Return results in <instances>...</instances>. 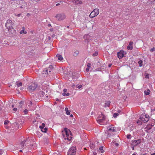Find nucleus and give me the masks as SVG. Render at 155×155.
Masks as SVG:
<instances>
[{
    "label": "nucleus",
    "mask_w": 155,
    "mask_h": 155,
    "mask_svg": "<svg viewBox=\"0 0 155 155\" xmlns=\"http://www.w3.org/2000/svg\"><path fill=\"white\" fill-rule=\"evenodd\" d=\"M73 115L72 114H71L70 115V117H73Z\"/></svg>",
    "instance_id": "58"
},
{
    "label": "nucleus",
    "mask_w": 155,
    "mask_h": 155,
    "mask_svg": "<svg viewBox=\"0 0 155 155\" xmlns=\"http://www.w3.org/2000/svg\"><path fill=\"white\" fill-rule=\"evenodd\" d=\"M20 151L21 152L22 151V150H20Z\"/></svg>",
    "instance_id": "63"
},
{
    "label": "nucleus",
    "mask_w": 155,
    "mask_h": 155,
    "mask_svg": "<svg viewBox=\"0 0 155 155\" xmlns=\"http://www.w3.org/2000/svg\"><path fill=\"white\" fill-rule=\"evenodd\" d=\"M20 8H23V9H24L25 7L24 6H21L20 7Z\"/></svg>",
    "instance_id": "52"
},
{
    "label": "nucleus",
    "mask_w": 155,
    "mask_h": 155,
    "mask_svg": "<svg viewBox=\"0 0 155 155\" xmlns=\"http://www.w3.org/2000/svg\"><path fill=\"white\" fill-rule=\"evenodd\" d=\"M148 0V2L150 4H152L155 1V0Z\"/></svg>",
    "instance_id": "28"
},
{
    "label": "nucleus",
    "mask_w": 155,
    "mask_h": 155,
    "mask_svg": "<svg viewBox=\"0 0 155 155\" xmlns=\"http://www.w3.org/2000/svg\"><path fill=\"white\" fill-rule=\"evenodd\" d=\"M111 64H109V67H111Z\"/></svg>",
    "instance_id": "57"
},
{
    "label": "nucleus",
    "mask_w": 155,
    "mask_h": 155,
    "mask_svg": "<svg viewBox=\"0 0 155 155\" xmlns=\"http://www.w3.org/2000/svg\"><path fill=\"white\" fill-rule=\"evenodd\" d=\"M4 125H7L8 126H10L11 123L8 120H6L5 121L4 123Z\"/></svg>",
    "instance_id": "16"
},
{
    "label": "nucleus",
    "mask_w": 155,
    "mask_h": 155,
    "mask_svg": "<svg viewBox=\"0 0 155 155\" xmlns=\"http://www.w3.org/2000/svg\"><path fill=\"white\" fill-rule=\"evenodd\" d=\"M133 43L132 41H130L129 43V45L130 46H132Z\"/></svg>",
    "instance_id": "36"
},
{
    "label": "nucleus",
    "mask_w": 155,
    "mask_h": 155,
    "mask_svg": "<svg viewBox=\"0 0 155 155\" xmlns=\"http://www.w3.org/2000/svg\"><path fill=\"white\" fill-rule=\"evenodd\" d=\"M73 2L75 4H77V0H73Z\"/></svg>",
    "instance_id": "43"
},
{
    "label": "nucleus",
    "mask_w": 155,
    "mask_h": 155,
    "mask_svg": "<svg viewBox=\"0 0 155 155\" xmlns=\"http://www.w3.org/2000/svg\"><path fill=\"white\" fill-rule=\"evenodd\" d=\"M132 155H136V154L134 153Z\"/></svg>",
    "instance_id": "64"
},
{
    "label": "nucleus",
    "mask_w": 155,
    "mask_h": 155,
    "mask_svg": "<svg viewBox=\"0 0 155 155\" xmlns=\"http://www.w3.org/2000/svg\"><path fill=\"white\" fill-rule=\"evenodd\" d=\"M140 118L143 122L146 123L149 120V116L148 115L144 114L140 115Z\"/></svg>",
    "instance_id": "6"
},
{
    "label": "nucleus",
    "mask_w": 155,
    "mask_h": 155,
    "mask_svg": "<svg viewBox=\"0 0 155 155\" xmlns=\"http://www.w3.org/2000/svg\"><path fill=\"white\" fill-rule=\"evenodd\" d=\"M21 14H15V16L18 17H20V16H21Z\"/></svg>",
    "instance_id": "33"
},
{
    "label": "nucleus",
    "mask_w": 155,
    "mask_h": 155,
    "mask_svg": "<svg viewBox=\"0 0 155 155\" xmlns=\"http://www.w3.org/2000/svg\"><path fill=\"white\" fill-rule=\"evenodd\" d=\"M1 104H2V102L0 100V106L1 105Z\"/></svg>",
    "instance_id": "55"
},
{
    "label": "nucleus",
    "mask_w": 155,
    "mask_h": 155,
    "mask_svg": "<svg viewBox=\"0 0 155 155\" xmlns=\"http://www.w3.org/2000/svg\"><path fill=\"white\" fill-rule=\"evenodd\" d=\"M29 15V13H27V15L28 16Z\"/></svg>",
    "instance_id": "61"
},
{
    "label": "nucleus",
    "mask_w": 155,
    "mask_h": 155,
    "mask_svg": "<svg viewBox=\"0 0 155 155\" xmlns=\"http://www.w3.org/2000/svg\"><path fill=\"white\" fill-rule=\"evenodd\" d=\"M65 110L66 111V114L68 115H69L70 114V112L68 110V108L66 107L65 108Z\"/></svg>",
    "instance_id": "22"
},
{
    "label": "nucleus",
    "mask_w": 155,
    "mask_h": 155,
    "mask_svg": "<svg viewBox=\"0 0 155 155\" xmlns=\"http://www.w3.org/2000/svg\"><path fill=\"white\" fill-rule=\"evenodd\" d=\"M155 51V48L153 47L150 49V51L151 52H153Z\"/></svg>",
    "instance_id": "35"
},
{
    "label": "nucleus",
    "mask_w": 155,
    "mask_h": 155,
    "mask_svg": "<svg viewBox=\"0 0 155 155\" xmlns=\"http://www.w3.org/2000/svg\"><path fill=\"white\" fill-rule=\"evenodd\" d=\"M17 108H14V109H13V110L15 111H17Z\"/></svg>",
    "instance_id": "49"
},
{
    "label": "nucleus",
    "mask_w": 155,
    "mask_h": 155,
    "mask_svg": "<svg viewBox=\"0 0 155 155\" xmlns=\"http://www.w3.org/2000/svg\"><path fill=\"white\" fill-rule=\"evenodd\" d=\"M77 85V83H73L72 85V87L73 89H76L78 88Z\"/></svg>",
    "instance_id": "20"
},
{
    "label": "nucleus",
    "mask_w": 155,
    "mask_h": 155,
    "mask_svg": "<svg viewBox=\"0 0 155 155\" xmlns=\"http://www.w3.org/2000/svg\"><path fill=\"white\" fill-rule=\"evenodd\" d=\"M23 89V87H22V88H21V90H22Z\"/></svg>",
    "instance_id": "62"
},
{
    "label": "nucleus",
    "mask_w": 155,
    "mask_h": 155,
    "mask_svg": "<svg viewBox=\"0 0 155 155\" xmlns=\"http://www.w3.org/2000/svg\"><path fill=\"white\" fill-rule=\"evenodd\" d=\"M124 51H121L117 53V55L118 58L119 59L122 58V57H123L124 54Z\"/></svg>",
    "instance_id": "11"
},
{
    "label": "nucleus",
    "mask_w": 155,
    "mask_h": 155,
    "mask_svg": "<svg viewBox=\"0 0 155 155\" xmlns=\"http://www.w3.org/2000/svg\"><path fill=\"white\" fill-rule=\"evenodd\" d=\"M76 52H74V55L75 56H77L78 55V54L76 53Z\"/></svg>",
    "instance_id": "41"
},
{
    "label": "nucleus",
    "mask_w": 155,
    "mask_h": 155,
    "mask_svg": "<svg viewBox=\"0 0 155 155\" xmlns=\"http://www.w3.org/2000/svg\"><path fill=\"white\" fill-rule=\"evenodd\" d=\"M5 125V127L6 129L8 128V127L10 126H8L7 125Z\"/></svg>",
    "instance_id": "40"
},
{
    "label": "nucleus",
    "mask_w": 155,
    "mask_h": 155,
    "mask_svg": "<svg viewBox=\"0 0 155 155\" xmlns=\"http://www.w3.org/2000/svg\"><path fill=\"white\" fill-rule=\"evenodd\" d=\"M16 84L18 87H21L22 85V83L21 82L18 81L16 82Z\"/></svg>",
    "instance_id": "15"
},
{
    "label": "nucleus",
    "mask_w": 155,
    "mask_h": 155,
    "mask_svg": "<svg viewBox=\"0 0 155 155\" xmlns=\"http://www.w3.org/2000/svg\"><path fill=\"white\" fill-rule=\"evenodd\" d=\"M93 153L94 155H96L97 154V153L96 152H93Z\"/></svg>",
    "instance_id": "46"
},
{
    "label": "nucleus",
    "mask_w": 155,
    "mask_h": 155,
    "mask_svg": "<svg viewBox=\"0 0 155 155\" xmlns=\"http://www.w3.org/2000/svg\"><path fill=\"white\" fill-rule=\"evenodd\" d=\"M56 57L58 58V60L62 61L63 60V58L62 56L60 55L57 54L56 55Z\"/></svg>",
    "instance_id": "17"
},
{
    "label": "nucleus",
    "mask_w": 155,
    "mask_h": 155,
    "mask_svg": "<svg viewBox=\"0 0 155 155\" xmlns=\"http://www.w3.org/2000/svg\"><path fill=\"white\" fill-rule=\"evenodd\" d=\"M105 116L102 113H101V114L97 118V121L100 124L104 125V124H102V123L105 121Z\"/></svg>",
    "instance_id": "3"
},
{
    "label": "nucleus",
    "mask_w": 155,
    "mask_h": 155,
    "mask_svg": "<svg viewBox=\"0 0 155 155\" xmlns=\"http://www.w3.org/2000/svg\"><path fill=\"white\" fill-rule=\"evenodd\" d=\"M107 129L109 131H111L112 132H114L115 131V129L114 127H112L111 126H110L107 127Z\"/></svg>",
    "instance_id": "12"
},
{
    "label": "nucleus",
    "mask_w": 155,
    "mask_h": 155,
    "mask_svg": "<svg viewBox=\"0 0 155 155\" xmlns=\"http://www.w3.org/2000/svg\"><path fill=\"white\" fill-rule=\"evenodd\" d=\"M57 19L61 21L64 19L66 17L65 15L64 14H58L56 16Z\"/></svg>",
    "instance_id": "8"
},
{
    "label": "nucleus",
    "mask_w": 155,
    "mask_h": 155,
    "mask_svg": "<svg viewBox=\"0 0 155 155\" xmlns=\"http://www.w3.org/2000/svg\"><path fill=\"white\" fill-rule=\"evenodd\" d=\"M141 141L140 139L134 140L132 141V145L136 146L139 144Z\"/></svg>",
    "instance_id": "10"
},
{
    "label": "nucleus",
    "mask_w": 155,
    "mask_h": 155,
    "mask_svg": "<svg viewBox=\"0 0 155 155\" xmlns=\"http://www.w3.org/2000/svg\"><path fill=\"white\" fill-rule=\"evenodd\" d=\"M133 48L132 46L128 45L127 47V48L128 50H132Z\"/></svg>",
    "instance_id": "25"
},
{
    "label": "nucleus",
    "mask_w": 155,
    "mask_h": 155,
    "mask_svg": "<svg viewBox=\"0 0 155 155\" xmlns=\"http://www.w3.org/2000/svg\"><path fill=\"white\" fill-rule=\"evenodd\" d=\"M23 29L22 30H21L20 32V34H26L27 33V32L25 30V28L24 27H23L22 28Z\"/></svg>",
    "instance_id": "19"
},
{
    "label": "nucleus",
    "mask_w": 155,
    "mask_h": 155,
    "mask_svg": "<svg viewBox=\"0 0 155 155\" xmlns=\"http://www.w3.org/2000/svg\"><path fill=\"white\" fill-rule=\"evenodd\" d=\"M132 150H134V146L132 147Z\"/></svg>",
    "instance_id": "54"
},
{
    "label": "nucleus",
    "mask_w": 155,
    "mask_h": 155,
    "mask_svg": "<svg viewBox=\"0 0 155 155\" xmlns=\"http://www.w3.org/2000/svg\"><path fill=\"white\" fill-rule=\"evenodd\" d=\"M99 13V10L98 8L94 9L90 13L89 17L92 18L97 16Z\"/></svg>",
    "instance_id": "5"
},
{
    "label": "nucleus",
    "mask_w": 155,
    "mask_h": 155,
    "mask_svg": "<svg viewBox=\"0 0 155 155\" xmlns=\"http://www.w3.org/2000/svg\"><path fill=\"white\" fill-rule=\"evenodd\" d=\"M63 91H64V92L66 93L67 91V90L66 89H64Z\"/></svg>",
    "instance_id": "45"
},
{
    "label": "nucleus",
    "mask_w": 155,
    "mask_h": 155,
    "mask_svg": "<svg viewBox=\"0 0 155 155\" xmlns=\"http://www.w3.org/2000/svg\"><path fill=\"white\" fill-rule=\"evenodd\" d=\"M28 141H29L28 139L24 140L21 142L20 145L21 147V148H23L24 146V144L26 142H28Z\"/></svg>",
    "instance_id": "13"
},
{
    "label": "nucleus",
    "mask_w": 155,
    "mask_h": 155,
    "mask_svg": "<svg viewBox=\"0 0 155 155\" xmlns=\"http://www.w3.org/2000/svg\"><path fill=\"white\" fill-rule=\"evenodd\" d=\"M131 137V135L130 134H127V137L128 139L130 138Z\"/></svg>",
    "instance_id": "34"
},
{
    "label": "nucleus",
    "mask_w": 155,
    "mask_h": 155,
    "mask_svg": "<svg viewBox=\"0 0 155 155\" xmlns=\"http://www.w3.org/2000/svg\"><path fill=\"white\" fill-rule=\"evenodd\" d=\"M143 61L142 60H140L138 61V63L139 64L140 66L141 67L142 65H141V64L142 63Z\"/></svg>",
    "instance_id": "29"
},
{
    "label": "nucleus",
    "mask_w": 155,
    "mask_h": 155,
    "mask_svg": "<svg viewBox=\"0 0 155 155\" xmlns=\"http://www.w3.org/2000/svg\"><path fill=\"white\" fill-rule=\"evenodd\" d=\"M82 86L80 84L78 86V88L80 89L81 88Z\"/></svg>",
    "instance_id": "44"
},
{
    "label": "nucleus",
    "mask_w": 155,
    "mask_h": 155,
    "mask_svg": "<svg viewBox=\"0 0 155 155\" xmlns=\"http://www.w3.org/2000/svg\"><path fill=\"white\" fill-rule=\"evenodd\" d=\"M87 68H90L91 67V64L88 63L87 64Z\"/></svg>",
    "instance_id": "42"
},
{
    "label": "nucleus",
    "mask_w": 155,
    "mask_h": 155,
    "mask_svg": "<svg viewBox=\"0 0 155 155\" xmlns=\"http://www.w3.org/2000/svg\"><path fill=\"white\" fill-rule=\"evenodd\" d=\"M63 137L65 140H70L72 138L70 130L67 128H65L62 132Z\"/></svg>",
    "instance_id": "1"
},
{
    "label": "nucleus",
    "mask_w": 155,
    "mask_h": 155,
    "mask_svg": "<svg viewBox=\"0 0 155 155\" xmlns=\"http://www.w3.org/2000/svg\"><path fill=\"white\" fill-rule=\"evenodd\" d=\"M2 4L0 2V10L2 9Z\"/></svg>",
    "instance_id": "39"
},
{
    "label": "nucleus",
    "mask_w": 155,
    "mask_h": 155,
    "mask_svg": "<svg viewBox=\"0 0 155 155\" xmlns=\"http://www.w3.org/2000/svg\"><path fill=\"white\" fill-rule=\"evenodd\" d=\"M24 111L25 114H26L27 113L28 110L25 109V110H24Z\"/></svg>",
    "instance_id": "38"
},
{
    "label": "nucleus",
    "mask_w": 155,
    "mask_h": 155,
    "mask_svg": "<svg viewBox=\"0 0 155 155\" xmlns=\"http://www.w3.org/2000/svg\"><path fill=\"white\" fill-rule=\"evenodd\" d=\"M98 152L102 153H103L104 152V151L103 150V147H100L99 148V150H98Z\"/></svg>",
    "instance_id": "14"
},
{
    "label": "nucleus",
    "mask_w": 155,
    "mask_h": 155,
    "mask_svg": "<svg viewBox=\"0 0 155 155\" xmlns=\"http://www.w3.org/2000/svg\"><path fill=\"white\" fill-rule=\"evenodd\" d=\"M53 66L52 65H50L48 68V69H45V70L43 71V72H45V74H49V73H50L53 69Z\"/></svg>",
    "instance_id": "9"
},
{
    "label": "nucleus",
    "mask_w": 155,
    "mask_h": 155,
    "mask_svg": "<svg viewBox=\"0 0 155 155\" xmlns=\"http://www.w3.org/2000/svg\"><path fill=\"white\" fill-rule=\"evenodd\" d=\"M76 150V148L75 147H72L68 151L67 155H75Z\"/></svg>",
    "instance_id": "7"
},
{
    "label": "nucleus",
    "mask_w": 155,
    "mask_h": 155,
    "mask_svg": "<svg viewBox=\"0 0 155 155\" xmlns=\"http://www.w3.org/2000/svg\"><path fill=\"white\" fill-rule=\"evenodd\" d=\"M150 91L149 89H147V91H144V93L146 95H149L150 94Z\"/></svg>",
    "instance_id": "21"
},
{
    "label": "nucleus",
    "mask_w": 155,
    "mask_h": 155,
    "mask_svg": "<svg viewBox=\"0 0 155 155\" xmlns=\"http://www.w3.org/2000/svg\"><path fill=\"white\" fill-rule=\"evenodd\" d=\"M12 107H14V105H12Z\"/></svg>",
    "instance_id": "59"
},
{
    "label": "nucleus",
    "mask_w": 155,
    "mask_h": 155,
    "mask_svg": "<svg viewBox=\"0 0 155 155\" xmlns=\"http://www.w3.org/2000/svg\"><path fill=\"white\" fill-rule=\"evenodd\" d=\"M119 115L118 114V113H114L113 114V117H117V116H118Z\"/></svg>",
    "instance_id": "30"
},
{
    "label": "nucleus",
    "mask_w": 155,
    "mask_h": 155,
    "mask_svg": "<svg viewBox=\"0 0 155 155\" xmlns=\"http://www.w3.org/2000/svg\"><path fill=\"white\" fill-rule=\"evenodd\" d=\"M97 54H98L97 52H95L92 55L93 56H97Z\"/></svg>",
    "instance_id": "32"
},
{
    "label": "nucleus",
    "mask_w": 155,
    "mask_h": 155,
    "mask_svg": "<svg viewBox=\"0 0 155 155\" xmlns=\"http://www.w3.org/2000/svg\"><path fill=\"white\" fill-rule=\"evenodd\" d=\"M45 127V124L44 123H42L41 124V125L39 126L40 128L41 129L42 128H44Z\"/></svg>",
    "instance_id": "27"
},
{
    "label": "nucleus",
    "mask_w": 155,
    "mask_h": 155,
    "mask_svg": "<svg viewBox=\"0 0 155 155\" xmlns=\"http://www.w3.org/2000/svg\"><path fill=\"white\" fill-rule=\"evenodd\" d=\"M32 104V102L31 101H30V104L28 105L29 107H30V106Z\"/></svg>",
    "instance_id": "51"
},
{
    "label": "nucleus",
    "mask_w": 155,
    "mask_h": 155,
    "mask_svg": "<svg viewBox=\"0 0 155 155\" xmlns=\"http://www.w3.org/2000/svg\"><path fill=\"white\" fill-rule=\"evenodd\" d=\"M23 103V102L22 101H21V102H20V107H19V108H18V110H21V109H20V108H21V104H22Z\"/></svg>",
    "instance_id": "31"
},
{
    "label": "nucleus",
    "mask_w": 155,
    "mask_h": 155,
    "mask_svg": "<svg viewBox=\"0 0 155 155\" xmlns=\"http://www.w3.org/2000/svg\"><path fill=\"white\" fill-rule=\"evenodd\" d=\"M82 3V2L81 1H78V4H81Z\"/></svg>",
    "instance_id": "48"
},
{
    "label": "nucleus",
    "mask_w": 155,
    "mask_h": 155,
    "mask_svg": "<svg viewBox=\"0 0 155 155\" xmlns=\"http://www.w3.org/2000/svg\"><path fill=\"white\" fill-rule=\"evenodd\" d=\"M110 101H107L105 103V106L109 107V106L110 105Z\"/></svg>",
    "instance_id": "23"
},
{
    "label": "nucleus",
    "mask_w": 155,
    "mask_h": 155,
    "mask_svg": "<svg viewBox=\"0 0 155 155\" xmlns=\"http://www.w3.org/2000/svg\"><path fill=\"white\" fill-rule=\"evenodd\" d=\"M86 70L87 72L88 71H89V68H87Z\"/></svg>",
    "instance_id": "47"
},
{
    "label": "nucleus",
    "mask_w": 155,
    "mask_h": 155,
    "mask_svg": "<svg viewBox=\"0 0 155 155\" xmlns=\"http://www.w3.org/2000/svg\"><path fill=\"white\" fill-rule=\"evenodd\" d=\"M47 128L46 127L43 128L41 129V130L43 132L46 133L47 130Z\"/></svg>",
    "instance_id": "24"
},
{
    "label": "nucleus",
    "mask_w": 155,
    "mask_h": 155,
    "mask_svg": "<svg viewBox=\"0 0 155 155\" xmlns=\"http://www.w3.org/2000/svg\"><path fill=\"white\" fill-rule=\"evenodd\" d=\"M37 86V84L35 83H30L28 87V90L29 92L32 93L36 89Z\"/></svg>",
    "instance_id": "2"
},
{
    "label": "nucleus",
    "mask_w": 155,
    "mask_h": 155,
    "mask_svg": "<svg viewBox=\"0 0 155 155\" xmlns=\"http://www.w3.org/2000/svg\"><path fill=\"white\" fill-rule=\"evenodd\" d=\"M59 4H56V6H58V5H59Z\"/></svg>",
    "instance_id": "60"
},
{
    "label": "nucleus",
    "mask_w": 155,
    "mask_h": 155,
    "mask_svg": "<svg viewBox=\"0 0 155 155\" xmlns=\"http://www.w3.org/2000/svg\"><path fill=\"white\" fill-rule=\"evenodd\" d=\"M151 155H155V153H151Z\"/></svg>",
    "instance_id": "56"
},
{
    "label": "nucleus",
    "mask_w": 155,
    "mask_h": 155,
    "mask_svg": "<svg viewBox=\"0 0 155 155\" xmlns=\"http://www.w3.org/2000/svg\"><path fill=\"white\" fill-rule=\"evenodd\" d=\"M2 153V151L1 150H0V155H1Z\"/></svg>",
    "instance_id": "50"
},
{
    "label": "nucleus",
    "mask_w": 155,
    "mask_h": 155,
    "mask_svg": "<svg viewBox=\"0 0 155 155\" xmlns=\"http://www.w3.org/2000/svg\"><path fill=\"white\" fill-rule=\"evenodd\" d=\"M13 24L12 21L10 20H8L5 23V26L8 29V31L10 30H12L13 31H15V30L12 28Z\"/></svg>",
    "instance_id": "4"
},
{
    "label": "nucleus",
    "mask_w": 155,
    "mask_h": 155,
    "mask_svg": "<svg viewBox=\"0 0 155 155\" xmlns=\"http://www.w3.org/2000/svg\"><path fill=\"white\" fill-rule=\"evenodd\" d=\"M115 145H116V146H118V143H115Z\"/></svg>",
    "instance_id": "53"
},
{
    "label": "nucleus",
    "mask_w": 155,
    "mask_h": 155,
    "mask_svg": "<svg viewBox=\"0 0 155 155\" xmlns=\"http://www.w3.org/2000/svg\"><path fill=\"white\" fill-rule=\"evenodd\" d=\"M145 78H149V74H146L145 77Z\"/></svg>",
    "instance_id": "37"
},
{
    "label": "nucleus",
    "mask_w": 155,
    "mask_h": 155,
    "mask_svg": "<svg viewBox=\"0 0 155 155\" xmlns=\"http://www.w3.org/2000/svg\"><path fill=\"white\" fill-rule=\"evenodd\" d=\"M62 95L64 96H68L69 95V93H66L65 92H63L62 93Z\"/></svg>",
    "instance_id": "26"
},
{
    "label": "nucleus",
    "mask_w": 155,
    "mask_h": 155,
    "mask_svg": "<svg viewBox=\"0 0 155 155\" xmlns=\"http://www.w3.org/2000/svg\"><path fill=\"white\" fill-rule=\"evenodd\" d=\"M38 94L40 97H42L44 96L45 93L43 91H40L38 93Z\"/></svg>",
    "instance_id": "18"
}]
</instances>
